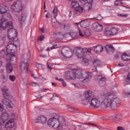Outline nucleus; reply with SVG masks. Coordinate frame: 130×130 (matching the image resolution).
<instances>
[{
    "instance_id": "obj_1",
    "label": "nucleus",
    "mask_w": 130,
    "mask_h": 130,
    "mask_svg": "<svg viewBox=\"0 0 130 130\" xmlns=\"http://www.w3.org/2000/svg\"><path fill=\"white\" fill-rule=\"evenodd\" d=\"M102 98L104 100L101 104L100 100L92 98L89 102L90 106L92 108H99L102 106L104 108L110 107L113 110L117 109V104H119L120 102L118 98H113L111 93L107 92L102 95Z\"/></svg>"
},
{
    "instance_id": "obj_2",
    "label": "nucleus",
    "mask_w": 130,
    "mask_h": 130,
    "mask_svg": "<svg viewBox=\"0 0 130 130\" xmlns=\"http://www.w3.org/2000/svg\"><path fill=\"white\" fill-rule=\"evenodd\" d=\"M0 13L3 15L2 18H0V30L4 31L6 27L12 26V21H9L11 18L9 7L3 4L0 5Z\"/></svg>"
},
{
    "instance_id": "obj_3",
    "label": "nucleus",
    "mask_w": 130,
    "mask_h": 130,
    "mask_svg": "<svg viewBox=\"0 0 130 130\" xmlns=\"http://www.w3.org/2000/svg\"><path fill=\"white\" fill-rule=\"evenodd\" d=\"M64 122L65 120L63 116L54 113L52 118L49 119L48 123L49 125H51L53 128H56L57 130H62L63 125L68 126V124H66Z\"/></svg>"
},
{
    "instance_id": "obj_4",
    "label": "nucleus",
    "mask_w": 130,
    "mask_h": 130,
    "mask_svg": "<svg viewBox=\"0 0 130 130\" xmlns=\"http://www.w3.org/2000/svg\"><path fill=\"white\" fill-rule=\"evenodd\" d=\"M89 3H87L85 4L84 9L82 7L78 5L77 7H75V15L76 16H81V14L83 12H84V10H86V11H90L92 9V3H93V1L94 0H86Z\"/></svg>"
},
{
    "instance_id": "obj_5",
    "label": "nucleus",
    "mask_w": 130,
    "mask_h": 130,
    "mask_svg": "<svg viewBox=\"0 0 130 130\" xmlns=\"http://www.w3.org/2000/svg\"><path fill=\"white\" fill-rule=\"evenodd\" d=\"M10 27H11V28H10ZM6 28H9L8 30V36L9 39L14 41L16 37H17L18 32H17V30H16V29L13 28V23L12 22L11 25H8L5 27V29Z\"/></svg>"
},
{
    "instance_id": "obj_6",
    "label": "nucleus",
    "mask_w": 130,
    "mask_h": 130,
    "mask_svg": "<svg viewBox=\"0 0 130 130\" xmlns=\"http://www.w3.org/2000/svg\"><path fill=\"white\" fill-rule=\"evenodd\" d=\"M72 71H67L65 73V79L66 80H75L77 77V75H79L80 71L77 69H72Z\"/></svg>"
},
{
    "instance_id": "obj_7",
    "label": "nucleus",
    "mask_w": 130,
    "mask_h": 130,
    "mask_svg": "<svg viewBox=\"0 0 130 130\" xmlns=\"http://www.w3.org/2000/svg\"><path fill=\"white\" fill-rule=\"evenodd\" d=\"M85 99H83L81 101V104L83 105H88L89 102H90L91 99L93 98L94 94V92L92 90H88L85 92Z\"/></svg>"
},
{
    "instance_id": "obj_8",
    "label": "nucleus",
    "mask_w": 130,
    "mask_h": 130,
    "mask_svg": "<svg viewBox=\"0 0 130 130\" xmlns=\"http://www.w3.org/2000/svg\"><path fill=\"white\" fill-rule=\"evenodd\" d=\"M14 47L16 48V47H15V45L13 44H10L6 47V51L8 54L10 55V59H7V61H12L13 58H16L15 57V50L14 49Z\"/></svg>"
},
{
    "instance_id": "obj_9",
    "label": "nucleus",
    "mask_w": 130,
    "mask_h": 130,
    "mask_svg": "<svg viewBox=\"0 0 130 130\" xmlns=\"http://www.w3.org/2000/svg\"><path fill=\"white\" fill-rule=\"evenodd\" d=\"M78 78L80 80L81 82H83V83L89 82V81L92 79V73L84 72L81 73Z\"/></svg>"
},
{
    "instance_id": "obj_10",
    "label": "nucleus",
    "mask_w": 130,
    "mask_h": 130,
    "mask_svg": "<svg viewBox=\"0 0 130 130\" xmlns=\"http://www.w3.org/2000/svg\"><path fill=\"white\" fill-rule=\"evenodd\" d=\"M23 7L22 6V2L17 1L14 2L12 6V12L14 13H20L22 11Z\"/></svg>"
},
{
    "instance_id": "obj_11",
    "label": "nucleus",
    "mask_w": 130,
    "mask_h": 130,
    "mask_svg": "<svg viewBox=\"0 0 130 130\" xmlns=\"http://www.w3.org/2000/svg\"><path fill=\"white\" fill-rule=\"evenodd\" d=\"M30 58V55H28L27 56V58L24 60V61L21 62L20 66V70L21 72L23 73H27L28 72V68H29V60Z\"/></svg>"
},
{
    "instance_id": "obj_12",
    "label": "nucleus",
    "mask_w": 130,
    "mask_h": 130,
    "mask_svg": "<svg viewBox=\"0 0 130 130\" xmlns=\"http://www.w3.org/2000/svg\"><path fill=\"white\" fill-rule=\"evenodd\" d=\"M74 54L77 58H83L85 56L84 48L81 47H77L74 48Z\"/></svg>"
},
{
    "instance_id": "obj_13",
    "label": "nucleus",
    "mask_w": 130,
    "mask_h": 130,
    "mask_svg": "<svg viewBox=\"0 0 130 130\" xmlns=\"http://www.w3.org/2000/svg\"><path fill=\"white\" fill-rule=\"evenodd\" d=\"M61 54L67 58H71L73 56V53L70 51V48L64 47L62 49Z\"/></svg>"
},
{
    "instance_id": "obj_14",
    "label": "nucleus",
    "mask_w": 130,
    "mask_h": 130,
    "mask_svg": "<svg viewBox=\"0 0 130 130\" xmlns=\"http://www.w3.org/2000/svg\"><path fill=\"white\" fill-rule=\"evenodd\" d=\"M47 122V118L44 115L39 116L35 120V123H41V124H45Z\"/></svg>"
},
{
    "instance_id": "obj_15",
    "label": "nucleus",
    "mask_w": 130,
    "mask_h": 130,
    "mask_svg": "<svg viewBox=\"0 0 130 130\" xmlns=\"http://www.w3.org/2000/svg\"><path fill=\"white\" fill-rule=\"evenodd\" d=\"M9 119V114L7 112H4L2 113V116L0 117V123H5Z\"/></svg>"
},
{
    "instance_id": "obj_16",
    "label": "nucleus",
    "mask_w": 130,
    "mask_h": 130,
    "mask_svg": "<svg viewBox=\"0 0 130 130\" xmlns=\"http://www.w3.org/2000/svg\"><path fill=\"white\" fill-rule=\"evenodd\" d=\"M92 29L96 32H101L103 29V25L98 23H94L93 24Z\"/></svg>"
},
{
    "instance_id": "obj_17",
    "label": "nucleus",
    "mask_w": 130,
    "mask_h": 130,
    "mask_svg": "<svg viewBox=\"0 0 130 130\" xmlns=\"http://www.w3.org/2000/svg\"><path fill=\"white\" fill-rule=\"evenodd\" d=\"M15 125V120L14 119H11L6 122L5 125L6 128H12Z\"/></svg>"
},
{
    "instance_id": "obj_18",
    "label": "nucleus",
    "mask_w": 130,
    "mask_h": 130,
    "mask_svg": "<svg viewBox=\"0 0 130 130\" xmlns=\"http://www.w3.org/2000/svg\"><path fill=\"white\" fill-rule=\"evenodd\" d=\"M2 103L3 105H6L9 107V108H12L13 107V103H12V102L7 98L4 99L2 101Z\"/></svg>"
},
{
    "instance_id": "obj_19",
    "label": "nucleus",
    "mask_w": 130,
    "mask_h": 130,
    "mask_svg": "<svg viewBox=\"0 0 130 130\" xmlns=\"http://www.w3.org/2000/svg\"><path fill=\"white\" fill-rule=\"evenodd\" d=\"M105 48L109 54H112L114 52V48L112 45H107L105 46Z\"/></svg>"
},
{
    "instance_id": "obj_20",
    "label": "nucleus",
    "mask_w": 130,
    "mask_h": 130,
    "mask_svg": "<svg viewBox=\"0 0 130 130\" xmlns=\"http://www.w3.org/2000/svg\"><path fill=\"white\" fill-rule=\"evenodd\" d=\"M2 91L3 92V95L5 98L7 97H8L9 98H10V97H12L11 94H10V90H9L8 88L6 87H3L2 88Z\"/></svg>"
},
{
    "instance_id": "obj_21",
    "label": "nucleus",
    "mask_w": 130,
    "mask_h": 130,
    "mask_svg": "<svg viewBox=\"0 0 130 130\" xmlns=\"http://www.w3.org/2000/svg\"><path fill=\"white\" fill-rule=\"evenodd\" d=\"M79 23L81 27L82 28H87V27H88L89 25V22L87 20H82L80 22L76 23V24L78 25Z\"/></svg>"
},
{
    "instance_id": "obj_22",
    "label": "nucleus",
    "mask_w": 130,
    "mask_h": 130,
    "mask_svg": "<svg viewBox=\"0 0 130 130\" xmlns=\"http://www.w3.org/2000/svg\"><path fill=\"white\" fill-rule=\"evenodd\" d=\"M66 36H71L73 39H75V38H77L79 37V34L77 32H72L66 34Z\"/></svg>"
},
{
    "instance_id": "obj_23",
    "label": "nucleus",
    "mask_w": 130,
    "mask_h": 130,
    "mask_svg": "<svg viewBox=\"0 0 130 130\" xmlns=\"http://www.w3.org/2000/svg\"><path fill=\"white\" fill-rule=\"evenodd\" d=\"M93 48H94V51L96 53H101V52H102V50H103V47L101 45L94 46L93 47Z\"/></svg>"
},
{
    "instance_id": "obj_24",
    "label": "nucleus",
    "mask_w": 130,
    "mask_h": 130,
    "mask_svg": "<svg viewBox=\"0 0 130 130\" xmlns=\"http://www.w3.org/2000/svg\"><path fill=\"white\" fill-rule=\"evenodd\" d=\"M7 72L8 74H11L13 72V65L11 63H8L7 66Z\"/></svg>"
},
{
    "instance_id": "obj_25",
    "label": "nucleus",
    "mask_w": 130,
    "mask_h": 130,
    "mask_svg": "<svg viewBox=\"0 0 130 130\" xmlns=\"http://www.w3.org/2000/svg\"><path fill=\"white\" fill-rule=\"evenodd\" d=\"M85 30V36L87 37H90L92 36V30L89 28L84 29Z\"/></svg>"
},
{
    "instance_id": "obj_26",
    "label": "nucleus",
    "mask_w": 130,
    "mask_h": 130,
    "mask_svg": "<svg viewBox=\"0 0 130 130\" xmlns=\"http://www.w3.org/2000/svg\"><path fill=\"white\" fill-rule=\"evenodd\" d=\"M2 79L3 84H6L8 82V80H9V75L8 74H3L2 75Z\"/></svg>"
},
{
    "instance_id": "obj_27",
    "label": "nucleus",
    "mask_w": 130,
    "mask_h": 130,
    "mask_svg": "<svg viewBox=\"0 0 130 130\" xmlns=\"http://www.w3.org/2000/svg\"><path fill=\"white\" fill-rule=\"evenodd\" d=\"M92 63L95 68H97V67H100V63H101V62L99 59H94L92 62Z\"/></svg>"
},
{
    "instance_id": "obj_28",
    "label": "nucleus",
    "mask_w": 130,
    "mask_h": 130,
    "mask_svg": "<svg viewBox=\"0 0 130 130\" xmlns=\"http://www.w3.org/2000/svg\"><path fill=\"white\" fill-rule=\"evenodd\" d=\"M26 18H27V14H22L21 17L19 18V22L20 24H22L23 22H25V20H26Z\"/></svg>"
},
{
    "instance_id": "obj_29",
    "label": "nucleus",
    "mask_w": 130,
    "mask_h": 130,
    "mask_svg": "<svg viewBox=\"0 0 130 130\" xmlns=\"http://www.w3.org/2000/svg\"><path fill=\"white\" fill-rule=\"evenodd\" d=\"M122 59L125 61H127V60H129L130 58L129 57L127 56V55L126 54L125 52H124L122 55Z\"/></svg>"
},
{
    "instance_id": "obj_30",
    "label": "nucleus",
    "mask_w": 130,
    "mask_h": 130,
    "mask_svg": "<svg viewBox=\"0 0 130 130\" xmlns=\"http://www.w3.org/2000/svg\"><path fill=\"white\" fill-rule=\"evenodd\" d=\"M98 80H99V82H105L106 78L103 75H100L98 77Z\"/></svg>"
},
{
    "instance_id": "obj_31",
    "label": "nucleus",
    "mask_w": 130,
    "mask_h": 130,
    "mask_svg": "<svg viewBox=\"0 0 130 130\" xmlns=\"http://www.w3.org/2000/svg\"><path fill=\"white\" fill-rule=\"evenodd\" d=\"M79 35L80 37H85V29H79Z\"/></svg>"
},
{
    "instance_id": "obj_32",
    "label": "nucleus",
    "mask_w": 130,
    "mask_h": 130,
    "mask_svg": "<svg viewBox=\"0 0 130 130\" xmlns=\"http://www.w3.org/2000/svg\"><path fill=\"white\" fill-rule=\"evenodd\" d=\"M71 5L73 9H76L79 6V3L77 1H72Z\"/></svg>"
},
{
    "instance_id": "obj_33",
    "label": "nucleus",
    "mask_w": 130,
    "mask_h": 130,
    "mask_svg": "<svg viewBox=\"0 0 130 130\" xmlns=\"http://www.w3.org/2000/svg\"><path fill=\"white\" fill-rule=\"evenodd\" d=\"M111 32L112 33V35H115L116 33H117V28L116 27H112L110 29Z\"/></svg>"
},
{
    "instance_id": "obj_34",
    "label": "nucleus",
    "mask_w": 130,
    "mask_h": 130,
    "mask_svg": "<svg viewBox=\"0 0 130 130\" xmlns=\"http://www.w3.org/2000/svg\"><path fill=\"white\" fill-rule=\"evenodd\" d=\"M72 27V25L70 23H66L64 25L63 28L65 30H70Z\"/></svg>"
},
{
    "instance_id": "obj_35",
    "label": "nucleus",
    "mask_w": 130,
    "mask_h": 130,
    "mask_svg": "<svg viewBox=\"0 0 130 130\" xmlns=\"http://www.w3.org/2000/svg\"><path fill=\"white\" fill-rule=\"evenodd\" d=\"M83 64L84 66V67L89 66V60L87 58H84L83 60Z\"/></svg>"
},
{
    "instance_id": "obj_36",
    "label": "nucleus",
    "mask_w": 130,
    "mask_h": 130,
    "mask_svg": "<svg viewBox=\"0 0 130 130\" xmlns=\"http://www.w3.org/2000/svg\"><path fill=\"white\" fill-rule=\"evenodd\" d=\"M52 24L55 23V25H57L58 27H60V23H59L58 21L56 20V19H52Z\"/></svg>"
},
{
    "instance_id": "obj_37",
    "label": "nucleus",
    "mask_w": 130,
    "mask_h": 130,
    "mask_svg": "<svg viewBox=\"0 0 130 130\" xmlns=\"http://www.w3.org/2000/svg\"><path fill=\"white\" fill-rule=\"evenodd\" d=\"M125 83L126 85L129 84L130 85V73L128 75L127 77L126 78L125 80Z\"/></svg>"
},
{
    "instance_id": "obj_38",
    "label": "nucleus",
    "mask_w": 130,
    "mask_h": 130,
    "mask_svg": "<svg viewBox=\"0 0 130 130\" xmlns=\"http://www.w3.org/2000/svg\"><path fill=\"white\" fill-rule=\"evenodd\" d=\"M94 19H95V20L101 21V20H103V17L101 16V14H98L94 18Z\"/></svg>"
},
{
    "instance_id": "obj_39",
    "label": "nucleus",
    "mask_w": 130,
    "mask_h": 130,
    "mask_svg": "<svg viewBox=\"0 0 130 130\" xmlns=\"http://www.w3.org/2000/svg\"><path fill=\"white\" fill-rule=\"evenodd\" d=\"M52 13L54 16V18L55 19V18H56V16H57V8H55L53 11H52Z\"/></svg>"
},
{
    "instance_id": "obj_40",
    "label": "nucleus",
    "mask_w": 130,
    "mask_h": 130,
    "mask_svg": "<svg viewBox=\"0 0 130 130\" xmlns=\"http://www.w3.org/2000/svg\"><path fill=\"white\" fill-rule=\"evenodd\" d=\"M9 79L12 82H14L16 80V77L13 75H9Z\"/></svg>"
},
{
    "instance_id": "obj_41",
    "label": "nucleus",
    "mask_w": 130,
    "mask_h": 130,
    "mask_svg": "<svg viewBox=\"0 0 130 130\" xmlns=\"http://www.w3.org/2000/svg\"><path fill=\"white\" fill-rule=\"evenodd\" d=\"M36 67L37 68V69H39V70H43V65L41 64H37L36 65Z\"/></svg>"
},
{
    "instance_id": "obj_42",
    "label": "nucleus",
    "mask_w": 130,
    "mask_h": 130,
    "mask_svg": "<svg viewBox=\"0 0 130 130\" xmlns=\"http://www.w3.org/2000/svg\"><path fill=\"white\" fill-rule=\"evenodd\" d=\"M105 34L106 35H108V36H110V35H112V34L111 32V29L108 30H106Z\"/></svg>"
},
{
    "instance_id": "obj_43",
    "label": "nucleus",
    "mask_w": 130,
    "mask_h": 130,
    "mask_svg": "<svg viewBox=\"0 0 130 130\" xmlns=\"http://www.w3.org/2000/svg\"><path fill=\"white\" fill-rule=\"evenodd\" d=\"M5 128H6V126H5V124L0 123V130H4Z\"/></svg>"
},
{
    "instance_id": "obj_44",
    "label": "nucleus",
    "mask_w": 130,
    "mask_h": 130,
    "mask_svg": "<svg viewBox=\"0 0 130 130\" xmlns=\"http://www.w3.org/2000/svg\"><path fill=\"white\" fill-rule=\"evenodd\" d=\"M83 51L84 52V53L85 52H88V53H91V51H92V50L91 49H83Z\"/></svg>"
},
{
    "instance_id": "obj_45",
    "label": "nucleus",
    "mask_w": 130,
    "mask_h": 130,
    "mask_svg": "<svg viewBox=\"0 0 130 130\" xmlns=\"http://www.w3.org/2000/svg\"><path fill=\"white\" fill-rule=\"evenodd\" d=\"M67 109H68L69 111H74V110H75V109H74V108L70 106H68L67 107Z\"/></svg>"
},
{
    "instance_id": "obj_46",
    "label": "nucleus",
    "mask_w": 130,
    "mask_h": 130,
    "mask_svg": "<svg viewBox=\"0 0 130 130\" xmlns=\"http://www.w3.org/2000/svg\"><path fill=\"white\" fill-rule=\"evenodd\" d=\"M45 38V37H44V36L41 35L39 38V40H40V41H43V40H44Z\"/></svg>"
},
{
    "instance_id": "obj_47",
    "label": "nucleus",
    "mask_w": 130,
    "mask_h": 130,
    "mask_svg": "<svg viewBox=\"0 0 130 130\" xmlns=\"http://www.w3.org/2000/svg\"><path fill=\"white\" fill-rule=\"evenodd\" d=\"M72 85H73V86H75V88H77V89H79L80 88V87H81V86L79 84L73 83Z\"/></svg>"
},
{
    "instance_id": "obj_48",
    "label": "nucleus",
    "mask_w": 130,
    "mask_h": 130,
    "mask_svg": "<svg viewBox=\"0 0 130 130\" xmlns=\"http://www.w3.org/2000/svg\"><path fill=\"white\" fill-rule=\"evenodd\" d=\"M58 48V46L57 45V44H55L50 48V49H55V48Z\"/></svg>"
},
{
    "instance_id": "obj_49",
    "label": "nucleus",
    "mask_w": 130,
    "mask_h": 130,
    "mask_svg": "<svg viewBox=\"0 0 130 130\" xmlns=\"http://www.w3.org/2000/svg\"><path fill=\"white\" fill-rule=\"evenodd\" d=\"M117 130H125L122 126H119L117 127Z\"/></svg>"
},
{
    "instance_id": "obj_50",
    "label": "nucleus",
    "mask_w": 130,
    "mask_h": 130,
    "mask_svg": "<svg viewBox=\"0 0 130 130\" xmlns=\"http://www.w3.org/2000/svg\"><path fill=\"white\" fill-rule=\"evenodd\" d=\"M31 86H32V87H36V86H37V85H38V84H37V83L36 82H32L30 84Z\"/></svg>"
},
{
    "instance_id": "obj_51",
    "label": "nucleus",
    "mask_w": 130,
    "mask_h": 130,
    "mask_svg": "<svg viewBox=\"0 0 130 130\" xmlns=\"http://www.w3.org/2000/svg\"><path fill=\"white\" fill-rule=\"evenodd\" d=\"M92 72H96V73H98V70H97V68L95 67L94 66V68L92 69Z\"/></svg>"
},
{
    "instance_id": "obj_52",
    "label": "nucleus",
    "mask_w": 130,
    "mask_h": 130,
    "mask_svg": "<svg viewBox=\"0 0 130 130\" xmlns=\"http://www.w3.org/2000/svg\"><path fill=\"white\" fill-rule=\"evenodd\" d=\"M0 111L1 112L2 111H4V107L3 106V105H2V104H0Z\"/></svg>"
},
{
    "instance_id": "obj_53",
    "label": "nucleus",
    "mask_w": 130,
    "mask_h": 130,
    "mask_svg": "<svg viewBox=\"0 0 130 130\" xmlns=\"http://www.w3.org/2000/svg\"><path fill=\"white\" fill-rule=\"evenodd\" d=\"M119 54H120V53L118 52V53H117L116 55H115V58L116 59H117V58H118V57L119 56Z\"/></svg>"
},
{
    "instance_id": "obj_54",
    "label": "nucleus",
    "mask_w": 130,
    "mask_h": 130,
    "mask_svg": "<svg viewBox=\"0 0 130 130\" xmlns=\"http://www.w3.org/2000/svg\"><path fill=\"white\" fill-rule=\"evenodd\" d=\"M119 16H120V17H128V15H127V14H120Z\"/></svg>"
},
{
    "instance_id": "obj_55",
    "label": "nucleus",
    "mask_w": 130,
    "mask_h": 130,
    "mask_svg": "<svg viewBox=\"0 0 130 130\" xmlns=\"http://www.w3.org/2000/svg\"><path fill=\"white\" fill-rule=\"evenodd\" d=\"M62 85L63 87L67 86V83H66V82H64V80L62 82Z\"/></svg>"
},
{
    "instance_id": "obj_56",
    "label": "nucleus",
    "mask_w": 130,
    "mask_h": 130,
    "mask_svg": "<svg viewBox=\"0 0 130 130\" xmlns=\"http://www.w3.org/2000/svg\"><path fill=\"white\" fill-rule=\"evenodd\" d=\"M45 17L46 18H50V13H47Z\"/></svg>"
},
{
    "instance_id": "obj_57",
    "label": "nucleus",
    "mask_w": 130,
    "mask_h": 130,
    "mask_svg": "<svg viewBox=\"0 0 130 130\" xmlns=\"http://www.w3.org/2000/svg\"><path fill=\"white\" fill-rule=\"evenodd\" d=\"M39 79L41 80V81H45V80H46L45 78L42 77V76H40Z\"/></svg>"
},
{
    "instance_id": "obj_58",
    "label": "nucleus",
    "mask_w": 130,
    "mask_h": 130,
    "mask_svg": "<svg viewBox=\"0 0 130 130\" xmlns=\"http://www.w3.org/2000/svg\"><path fill=\"white\" fill-rule=\"evenodd\" d=\"M88 124H90V125H93L94 126H95V127H98V125L95 124H92L91 123H88Z\"/></svg>"
},
{
    "instance_id": "obj_59",
    "label": "nucleus",
    "mask_w": 130,
    "mask_h": 130,
    "mask_svg": "<svg viewBox=\"0 0 130 130\" xmlns=\"http://www.w3.org/2000/svg\"><path fill=\"white\" fill-rule=\"evenodd\" d=\"M46 91H48V89L44 88V89H42L41 92H46Z\"/></svg>"
},
{
    "instance_id": "obj_60",
    "label": "nucleus",
    "mask_w": 130,
    "mask_h": 130,
    "mask_svg": "<svg viewBox=\"0 0 130 130\" xmlns=\"http://www.w3.org/2000/svg\"><path fill=\"white\" fill-rule=\"evenodd\" d=\"M40 30L42 31V33H45V29L44 28H40Z\"/></svg>"
},
{
    "instance_id": "obj_61",
    "label": "nucleus",
    "mask_w": 130,
    "mask_h": 130,
    "mask_svg": "<svg viewBox=\"0 0 130 130\" xmlns=\"http://www.w3.org/2000/svg\"><path fill=\"white\" fill-rule=\"evenodd\" d=\"M119 117V115H115L113 116V118H118Z\"/></svg>"
},
{
    "instance_id": "obj_62",
    "label": "nucleus",
    "mask_w": 130,
    "mask_h": 130,
    "mask_svg": "<svg viewBox=\"0 0 130 130\" xmlns=\"http://www.w3.org/2000/svg\"><path fill=\"white\" fill-rule=\"evenodd\" d=\"M44 50V48L41 47L40 48V49L39 50V51H40L41 52H42V51H43Z\"/></svg>"
},
{
    "instance_id": "obj_63",
    "label": "nucleus",
    "mask_w": 130,
    "mask_h": 130,
    "mask_svg": "<svg viewBox=\"0 0 130 130\" xmlns=\"http://www.w3.org/2000/svg\"><path fill=\"white\" fill-rule=\"evenodd\" d=\"M118 3L119 2L118 1H115L114 2L115 6H118Z\"/></svg>"
},
{
    "instance_id": "obj_64",
    "label": "nucleus",
    "mask_w": 130,
    "mask_h": 130,
    "mask_svg": "<svg viewBox=\"0 0 130 130\" xmlns=\"http://www.w3.org/2000/svg\"><path fill=\"white\" fill-rule=\"evenodd\" d=\"M47 69H49V70H52V68H51V67H50V66H49V64H48V65L47 66Z\"/></svg>"
}]
</instances>
